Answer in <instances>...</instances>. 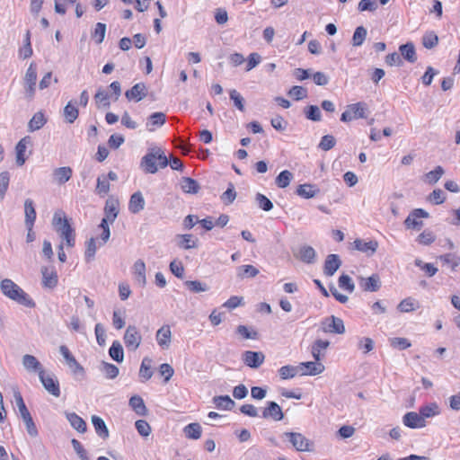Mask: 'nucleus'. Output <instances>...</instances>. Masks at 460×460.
<instances>
[{"instance_id":"nucleus-27","label":"nucleus","mask_w":460,"mask_h":460,"mask_svg":"<svg viewBox=\"0 0 460 460\" xmlns=\"http://www.w3.org/2000/svg\"><path fill=\"white\" fill-rule=\"evenodd\" d=\"M92 423L95 429L96 434L102 439H107L110 436L109 429L105 421L97 415H93L91 418Z\"/></svg>"},{"instance_id":"nucleus-39","label":"nucleus","mask_w":460,"mask_h":460,"mask_svg":"<svg viewBox=\"0 0 460 460\" xmlns=\"http://www.w3.org/2000/svg\"><path fill=\"white\" fill-rule=\"evenodd\" d=\"M213 402L217 409L220 410H232L235 402L228 395H218L213 398Z\"/></svg>"},{"instance_id":"nucleus-14","label":"nucleus","mask_w":460,"mask_h":460,"mask_svg":"<svg viewBox=\"0 0 460 460\" xmlns=\"http://www.w3.org/2000/svg\"><path fill=\"white\" fill-rule=\"evenodd\" d=\"M341 266V261L338 254H329L324 261L323 273L327 277H332Z\"/></svg>"},{"instance_id":"nucleus-53","label":"nucleus","mask_w":460,"mask_h":460,"mask_svg":"<svg viewBox=\"0 0 460 460\" xmlns=\"http://www.w3.org/2000/svg\"><path fill=\"white\" fill-rule=\"evenodd\" d=\"M305 115L307 119L312 121H320L322 119L321 111L316 105H308L305 109Z\"/></svg>"},{"instance_id":"nucleus-56","label":"nucleus","mask_w":460,"mask_h":460,"mask_svg":"<svg viewBox=\"0 0 460 460\" xmlns=\"http://www.w3.org/2000/svg\"><path fill=\"white\" fill-rule=\"evenodd\" d=\"M106 24L102 22H97L94 31L92 34L93 39L97 44H101L105 37Z\"/></svg>"},{"instance_id":"nucleus-26","label":"nucleus","mask_w":460,"mask_h":460,"mask_svg":"<svg viewBox=\"0 0 460 460\" xmlns=\"http://www.w3.org/2000/svg\"><path fill=\"white\" fill-rule=\"evenodd\" d=\"M31 143V139L29 137H25L22 138L15 146L16 152V164L19 166H22L25 164L26 157L25 152L27 149V146Z\"/></svg>"},{"instance_id":"nucleus-9","label":"nucleus","mask_w":460,"mask_h":460,"mask_svg":"<svg viewBox=\"0 0 460 460\" xmlns=\"http://www.w3.org/2000/svg\"><path fill=\"white\" fill-rule=\"evenodd\" d=\"M426 217H429V213L427 211H425L422 208H415L409 214V216L405 219V226L407 228L420 229L423 226V223L419 219Z\"/></svg>"},{"instance_id":"nucleus-54","label":"nucleus","mask_w":460,"mask_h":460,"mask_svg":"<svg viewBox=\"0 0 460 460\" xmlns=\"http://www.w3.org/2000/svg\"><path fill=\"white\" fill-rule=\"evenodd\" d=\"M299 371V367L291 365L283 366L279 369V376L282 379L293 378Z\"/></svg>"},{"instance_id":"nucleus-29","label":"nucleus","mask_w":460,"mask_h":460,"mask_svg":"<svg viewBox=\"0 0 460 460\" xmlns=\"http://www.w3.org/2000/svg\"><path fill=\"white\" fill-rule=\"evenodd\" d=\"M73 174V171L69 166L57 168L53 171L54 181L61 185L68 181Z\"/></svg>"},{"instance_id":"nucleus-3","label":"nucleus","mask_w":460,"mask_h":460,"mask_svg":"<svg viewBox=\"0 0 460 460\" xmlns=\"http://www.w3.org/2000/svg\"><path fill=\"white\" fill-rule=\"evenodd\" d=\"M13 397L15 400L16 406L21 414V417L25 423L26 430H27L28 434L32 438H36L39 434L37 427L32 420V417H31L29 410L27 409V407L25 405V402L23 401V398H22L21 393L18 391L14 392Z\"/></svg>"},{"instance_id":"nucleus-58","label":"nucleus","mask_w":460,"mask_h":460,"mask_svg":"<svg viewBox=\"0 0 460 460\" xmlns=\"http://www.w3.org/2000/svg\"><path fill=\"white\" fill-rule=\"evenodd\" d=\"M444 172V169L440 165H438L434 170L425 174L426 181L430 184H435L442 177Z\"/></svg>"},{"instance_id":"nucleus-19","label":"nucleus","mask_w":460,"mask_h":460,"mask_svg":"<svg viewBox=\"0 0 460 460\" xmlns=\"http://www.w3.org/2000/svg\"><path fill=\"white\" fill-rule=\"evenodd\" d=\"M156 341L162 349H168L171 344L172 332L169 325H163L155 334Z\"/></svg>"},{"instance_id":"nucleus-41","label":"nucleus","mask_w":460,"mask_h":460,"mask_svg":"<svg viewBox=\"0 0 460 460\" xmlns=\"http://www.w3.org/2000/svg\"><path fill=\"white\" fill-rule=\"evenodd\" d=\"M439 261H442L444 265L450 267V269L455 271L456 267L460 265V256L456 253H446L440 255L438 257Z\"/></svg>"},{"instance_id":"nucleus-8","label":"nucleus","mask_w":460,"mask_h":460,"mask_svg":"<svg viewBox=\"0 0 460 460\" xmlns=\"http://www.w3.org/2000/svg\"><path fill=\"white\" fill-rule=\"evenodd\" d=\"M37 81V68L34 63L29 66L24 76V88L27 95L32 97L35 93Z\"/></svg>"},{"instance_id":"nucleus-33","label":"nucleus","mask_w":460,"mask_h":460,"mask_svg":"<svg viewBox=\"0 0 460 460\" xmlns=\"http://www.w3.org/2000/svg\"><path fill=\"white\" fill-rule=\"evenodd\" d=\"M354 246L358 251L372 255L376 252L378 243L376 241L365 242L360 239L354 241Z\"/></svg>"},{"instance_id":"nucleus-52","label":"nucleus","mask_w":460,"mask_h":460,"mask_svg":"<svg viewBox=\"0 0 460 460\" xmlns=\"http://www.w3.org/2000/svg\"><path fill=\"white\" fill-rule=\"evenodd\" d=\"M438 43V37L434 31H427L422 36V45L424 48L430 49L436 47Z\"/></svg>"},{"instance_id":"nucleus-22","label":"nucleus","mask_w":460,"mask_h":460,"mask_svg":"<svg viewBox=\"0 0 460 460\" xmlns=\"http://www.w3.org/2000/svg\"><path fill=\"white\" fill-rule=\"evenodd\" d=\"M145 199L141 191L134 192L128 202V210L133 214H137L145 208Z\"/></svg>"},{"instance_id":"nucleus-44","label":"nucleus","mask_w":460,"mask_h":460,"mask_svg":"<svg viewBox=\"0 0 460 460\" xmlns=\"http://www.w3.org/2000/svg\"><path fill=\"white\" fill-rule=\"evenodd\" d=\"M112 95H110L109 93L102 88H99L94 95V99L96 101V103L98 107H103V108H109L111 105L110 98H111Z\"/></svg>"},{"instance_id":"nucleus-15","label":"nucleus","mask_w":460,"mask_h":460,"mask_svg":"<svg viewBox=\"0 0 460 460\" xmlns=\"http://www.w3.org/2000/svg\"><path fill=\"white\" fill-rule=\"evenodd\" d=\"M296 258L306 264H313L316 261V252L310 245H303L299 248L297 253L295 254Z\"/></svg>"},{"instance_id":"nucleus-10","label":"nucleus","mask_w":460,"mask_h":460,"mask_svg":"<svg viewBox=\"0 0 460 460\" xmlns=\"http://www.w3.org/2000/svg\"><path fill=\"white\" fill-rule=\"evenodd\" d=\"M39 378L44 388L53 396H60V388L58 380L53 375H46L45 371L39 376Z\"/></svg>"},{"instance_id":"nucleus-7","label":"nucleus","mask_w":460,"mask_h":460,"mask_svg":"<svg viewBox=\"0 0 460 460\" xmlns=\"http://www.w3.org/2000/svg\"><path fill=\"white\" fill-rule=\"evenodd\" d=\"M59 352L65 358L66 363L71 369L72 373L74 375H80L83 377L84 376V369L72 355L68 348L66 345H61L59 347Z\"/></svg>"},{"instance_id":"nucleus-11","label":"nucleus","mask_w":460,"mask_h":460,"mask_svg":"<svg viewBox=\"0 0 460 460\" xmlns=\"http://www.w3.org/2000/svg\"><path fill=\"white\" fill-rule=\"evenodd\" d=\"M42 274V286L46 288H54L57 287L58 282V277L57 271L53 267H42L41 268Z\"/></svg>"},{"instance_id":"nucleus-37","label":"nucleus","mask_w":460,"mask_h":460,"mask_svg":"<svg viewBox=\"0 0 460 460\" xmlns=\"http://www.w3.org/2000/svg\"><path fill=\"white\" fill-rule=\"evenodd\" d=\"M128 404L138 416H146L147 414L144 400L139 395H133L129 399Z\"/></svg>"},{"instance_id":"nucleus-1","label":"nucleus","mask_w":460,"mask_h":460,"mask_svg":"<svg viewBox=\"0 0 460 460\" xmlns=\"http://www.w3.org/2000/svg\"><path fill=\"white\" fill-rule=\"evenodd\" d=\"M0 289L6 297L22 305L30 308L35 306V303L29 295L10 279H4L1 281Z\"/></svg>"},{"instance_id":"nucleus-28","label":"nucleus","mask_w":460,"mask_h":460,"mask_svg":"<svg viewBox=\"0 0 460 460\" xmlns=\"http://www.w3.org/2000/svg\"><path fill=\"white\" fill-rule=\"evenodd\" d=\"M176 242L178 247L184 250H190L198 247V239L194 238L193 235L190 234H177Z\"/></svg>"},{"instance_id":"nucleus-34","label":"nucleus","mask_w":460,"mask_h":460,"mask_svg":"<svg viewBox=\"0 0 460 460\" xmlns=\"http://www.w3.org/2000/svg\"><path fill=\"white\" fill-rule=\"evenodd\" d=\"M66 419L70 425L80 433H84L87 430L86 422L76 413H66Z\"/></svg>"},{"instance_id":"nucleus-48","label":"nucleus","mask_w":460,"mask_h":460,"mask_svg":"<svg viewBox=\"0 0 460 460\" xmlns=\"http://www.w3.org/2000/svg\"><path fill=\"white\" fill-rule=\"evenodd\" d=\"M259 274V270L252 265H242L237 268L239 278H254Z\"/></svg>"},{"instance_id":"nucleus-12","label":"nucleus","mask_w":460,"mask_h":460,"mask_svg":"<svg viewBox=\"0 0 460 460\" xmlns=\"http://www.w3.org/2000/svg\"><path fill=\"white\" fill-rule=\"evenodd\" d=\"M264 355L261 351L247 350L243 354V363L252 367L258 368L264 361Z\"/></svg>"},{"instance_id":"nucleus-61","label":"nucleus","mask_w":460,"mask_h":460,"mask_svg":"<svg viewBox=\"0 0 460 460\" xmlns=\"http://www.w3.org/2000/svg\"><path fill=\"white\" fill-rule=\"evenodd\" d=\"M109 191H110V182L107 180V178L104 175L98 177L97 185H96V192L101 196H104Z\"/></svg>"},{"instance_id":"nucleus-18","label":"nucleus","mask_w":460,"mask_h":460,"mask_svg":"<svg viewBox=\"0 0 460 460\" xmlns=\"http://www.w3.org/2000/svg\"><path fill=\"white\" fill-rule=\"evenodd\" d=\"M298 367L302 371V375L316 376L324 371V366L315 361L302 362Z\"/></svg>"},{"instance_id":"nucleus-20","label":"nucleus","mask_w":460,"mask_h":460,"mask_svg":"<svg viewBox=\"0 0 460 460\" xmlns=\"http://www.w3.org/2000/svg\"><path fill=\"white\" fill-rule=\"evenodd\" d=\"M146 87L143 83H137L125 93V96L128 100H135L140 102L146 96Z\"/></svg>"},{"instance_id":"nucleus-21","label":"nucleus","mask_w":460,"mask_h":460,"mask_svg":"<svg viewBox=\"0 0 460 460\" xmlns=\"http://www.w3.org/2000/svg\"><path fill=\"white\" fill-rule=\"evenodd\" d=\"M104 215L110 219L112 224L119 215V200L113 197L107 199L104 207Z\"/></svg>"},{"instance_id":"nucleus-49","label":"nucleus","mask_w":460,"mask_h":460,"mask_svg":"<svg viewBox=\"0 0 460 460\" xmlns=\"http://www.w3.org/2000/svg\"><path fill=\"white\" fill-rule=\"evenodd\" d=\"M420 413L425 420L426 418H431L439 414L438 405L435 402L424 405L420 408Z\"/></svg>"},{"instance_id":"nucleus-35","label":"nucleus","mask_w":460,"mask_h":460,"mask_svg":"<svg viewBox=\"0 0 460 460\" xmlns=\"http://www.w3.org/2000/svg\"><path fill=\"white\" fill-rule=\"evenodd\" d=\"M329 320H331V323H329L327 327L323 328L325 332H332L337 334H343L345 332L344 323L341 318L332 315L329 318Z\"/></svg>"},{"instance_id":"nucleus-55","label":"nucleus","mask_w":460,"mask_h":460,"mask_svg":"<svg viewBox=\"0 0 460 460\" xmlns=\"http://www.w3.org/2000/svg\"><path fill=\"white\" fill-rule=\"evenodd\" d=\"M10 183V173L2 172L0 173V201L4 200Z\"/></svg>"},{"instance_id":"nucleus-31","label":"nucleus","mask_w":460,"mask_h":460,"mask_svg":"<svg viewBox=\"0 0 460 460\" xmlns=\"http://www.w3.org/2000/svg\"><path fill=\"white\" fill-rule=\"evenodd\" d=\"M166 120L165 114L163 112H154L152 113L146 122V128L148 131H155V128L162 127Z\"/></svg>"},{"instance_id":"nucleus-60","label":"nucleus","mask_w":460,"mask_h":460,"mask_svg":"<svg viewBox=\"0 0 460 460\" xmlns=\"http://www.w3.org/2000/svg\"><path fill=\"white\" fill-rule=\"evenodd\" d=\"M339 287L349 293H352L355 289V285L349 275L342 274L339 278Z\"/></svg>"},{"instance_id":"nucleus-57","label":"nucleus","mask_w":460,"mask_h":460,"mask_svg":"<svg viewBox=\"0 0 460 460\" xmlns=\"http://www.w3.org/2000/svg\"><path fill=\"white\" fill-rule=\"evenodd\" d=\"M236 198V191L234 185L232 182L228 183V187L225 192L221 195V200L226 205H229L234 202Z\"/></svg>"},{"instance_id":"nucleus-13","label":"nucleus","mask_w":460,"mask_h":460,"mask_svg":"<svg viewBox=\"0 0 460 460\" xmlns=\"http://www.w3.org/2000/svg\"><path fill=\"white\" fill-rule=\"evenodd\" d=\"M23 367L31 373H37L39 376L41 375L45 370L41 363L37 359L36 357L26 354L22 358Z\"/></svg>"},{"instance_id":"nucleus-50","label":"nucleus","mask_w":460,"mask_h":460,"mask_svg":"<svg viewBox=\"0 0 460 460\" xmlns=\"http://www.w3.org/2000/svg\"><path fill=\"white\" fill-rule=\"evenodd\" d=\"M292 179V172L288 170H284L277 176L275 182L279 188L284 189L289 185Z\"/></svg>"},{"instance_id":"nucleus-23","label":"nucleus","mask_w":460,"mask_h":460,"mask_svg":"<svg viewBox=\"0 0 460 460\" xmlns=\"http://www.w3.org/2000/svg\"><path fill=\"white\" fill-rule=\"evenodd\" d=\"M360 287L364 291L376 292L381 287L380 278L377 274H373L368 278L360 279Z\"/></svg>"},{"instance_id":"nucleus-45","label":"nucleus","mask_w":460,"mask_h":460,"mask_svg":"<svg viewBox=\"0 0 460 460\" xmlns=\"http://www.w3.org/2000/svg\"><path fill=\"white\" fill-rule=\"evenodd\" d=\"M64 118L67 123H73L79 115L78 109L72 102H69L64 108Z\"/></svg>"},{"instance_id":"nucleus-17","label":"nucleus","mask_w":460,"mask_h":460,"mask_svg":"<svg viewBox=\"0 0 460 460\" xmlns=\"http://www.w3.org/2000/svg\"><path fill=\"white\" fill-rule=\"evenodd\" d=\"M403 424L411 429L423 428L426 425L420 413L415 411L407 412L402 418Z\"/></svg>"},{"instance_id":"nucleus-4","label":"nucleus","mask_w":460,"mask_h":460,"mask_svg":"<svg viewBox=\"0 0 460 460\" xmlns=\"http://www.w3.org/2000/svg\"><path fill=\"white\" fill-rule=\"evenodd\" d=\"M287 439L294 449L298 452L313 451L314 443L299 432H284L281 436Z\"/></svg>"},{"instance_id":"nucleus-40","label":"nucleus","mask_w":460,"mask_h":460,"mask_svg":"<svg viewBox=\"0 0 460 460\" xmlns=\"http://www.w3.org/2000/svg\"><path fill=\"white\" fill-rule=\"evenodd\" d=\"M110 357L118 363L124 359L123 347L119 341H114L109 349Z\"/></svg>"},{"instance_id":"nucleus-38","label":"nucleus","mask_w":460,"mask_h":460,"mask_svg":"<svg viewBox=\"0 0 460 460\" xmlns=\"http://www.w3.org/2000/svg\"><path fill=\"white\" fill-rule=\"evenodd\" d=\"M181 188L186 193L196 194L199 192L200 187L196 180L190 177H182Z\"/></svg>"},{"instance_id":"nucleus-46","label":"nucleus","mask_w":460,"mask_h":460,"mask_svg":"<svg viewBox=\"0 0 460 460\" xmlns=\"http://www.w3.org/2000/svg\"><path fill=\"white\" fill-rule=\"evenodd\" d=\"M367 34V31L364 26L357 27L351 40L352 46L360 47L364 43Z\"/></svg>"},{"instance_id":"nucleus-64","label":"nucleus","mask_w":460,"mask_h":460,"mask_svg":"<svg viewBox=\"0 0 460 460\" xmlns=\"http://www.w3.org/2000/svg\"><path fill=\"white\" fill-rule=\"evenodd\" d=\"M336 144V139L332 135H325L322 137L320 143H319V148L323 151H329L332 147H334Z\"/></svg>"},{"instance_id":"nucleus-30","label":"nucleus","mask_w":460,"mask_h":460,"mask_svg":"<svg viewBox=\"0 0 460 460\" xmlns=\"http://www.w3.org/2000/svg\"><path fill=\"white\" fill-rule=\"evenodd\" d=\"M135 279L140 287H145L146 284V264L142 260H137L133 266Z\"/></svg>"},{"instance_id":"nucleus-24","label":"nucleus","mask_w":460,"mask_h":460,"mask_svg":"<svg viewBox=\"0 0 460 460\" xmlns=\"http://www.w3.org/2000/svg\"><path fill=\"white\" fill-rule=\"evenodd\" d=\"M52 224L60 236H63L67 232H74L68 220L66 217H62L58 213L54 214Z\"/></svg>"},{"instance_id":"nucleus-32","label":"nucleus","mask_w":460,"mask_h":460,"mask_svg":"<svg viewBox=\"0 0 460 460\" xmlns=\"http://www.w3.org/2000/svg\"><path fill=\"white\" fill-rule=\"evenodd\" d=\"M24 213H25V226H33L36 219V210L34 202L31 199H27L24 201Z\"/></svg>"},{"instance_id":"nucleus-51","label":"nucleus","mask_w":460,"mask_h":460,"mask_svg":"<svg viewBox=\"0 0 460 460\" xmlns=\"http://www.w3.org/2000/svg\"><path fill=\"white\" fill-rule=\"evenodd\" d=\"M184 433L189 438L199 439L201 436V427L199 423H190L184 428Z\"/></svg>"},{"instance_id":"nucleus-43","label":"nucleus","mask_w":460,"mask_h":460,"mask_svg":"<svg viewBox=\"0 0 460 460\" xmlns=\"http://www.w3.org/2000/svg\"><path fill=\"white\" fill-rule=\"evenodd\" d=\"M46 123V119L42 112L35 113L28 124L29 131L33 132L41 128Z\"/></svg>"},{"instance_id":"nucleus-42","label":"nucleus","mask_w":460,"mask_h":460,"mask_svg":"<svg viewBox=\"0 0 460 460\" xmlns=\"http://www.w3.org/2000/svg\"><path fill=\"white\" fill-rule=\"evenodd\" d=\"M33 50L31 43V31H27L23 40V46L19 50L20 58L26 59L32 56Z\"/></svg>"},{"instance_id":"nucleus-47","label":"nucleus","mask_w":460,"mask_h":460,"mask_svg":"<svg viewBox=\"0 0 460 460\" xmlns=\"http://www.w3.org/2000/svg\"><path fill=\"white\" fill-rule=\"evenodd\" d=\"M101 371L108 379H114L119 376V367L111 363L103 361L100 367Z\"/></svg>"},{"instance_id":"nucleus-5","label":"nucleus","mask_w":460,"mask_h":460,"mask_svg":"<svg viewBox=\"0 0 460 460\" xmlns=\"http://www.w3.org/2000/svg\"><path fill=\"white\" fill-rule=\"evenodd\" d=\"M123 341L129 351H136L139 348L142 342V335L135 325H128L127 327Z\"/></svg>"},{"instance_id":"nucleus-62","label":"nucleus","mask_w":460,"mask_h":460,"mask_svg":"<svg viewBox=\"0 0 460 460\" xmlns=\"http://www.w3.org/2000/svg\"><path fill=\"white\" fill-rule=\"evenodd\" d=\"M288 95L296 101L303 100L307 97V90L303 86L295 85L289 90Z\"/></svg>"},{"instance_id":"nucleus-25","label":"nucleus","mask_w":460,"mask_h":460,"mask_svg":"<svg viewBox=\"0 0 460 460\" xmlns=\"http://www.w3.org/2000/svg\"><path fill=\"white\" fill-rule=\"evenodd\" d=\"M296 193L304 199H312L320 193V189L314 184L304 183L297 187Z\"/></svg>"},{"instance_id":"nucleus-2","label":"nucleus","mask_w":460,"mask_h":460,"mask_svg":"<svg viewBox=\"0 0 460 460\" xmlns=\"http://www.w3.org/2000/svg\"><path fill=\"white\" fill-rule=\"evenodd\" d=\"M157 162L160 168H165L168 165V159L161 148H149L148 152L141 159L140 168L146 173L154 174L158 171Z\"/></svg>"},{"instance_id":"nucleus-36","label":"nucleus","mask_w":460,"mask_h":460,"mask_svg":"<svg viewBox=\"0 0 460 460\" xmlns=\"http://www.w3.org/2000/svg\"><path fill=\"white\" fill-rule=\"evenodd\" d=\"M399 51L402 58L410 63H414L417 60L415 47L412 42H407L399 47Z\"/></svg>"},{"instance_id":"nucleus-16","label":"nucleus","mask_w":460,"mask_h":460,"mask_svg":"<svg viewBox=\"0 0 460 460\" xmlns=\"http://www.w3.org/2000/svg\"><path fill=\"white\" fill-rule=\"evenodd\" d=\"M262 418H271L274 420H281L284 418V414L280 406L275 402H268L267 407L262 411Z\"/></svg>"},{"instance_id":"nucleus-59","label":"nucleus","mask_w":460,"mask_h":460,"mask_svg":"<svg viewBox=\"0 0 460 460\" xmlns=\"http://www.w3.org/2000/svg\"><path fill=\"white\" fill-rule=\"evenodd\" d=\"M255 200L259 208L264 211H270L273 208V203L271 200L261 193L256 194Z\"/></svg>"},{"instance_id":"nucleus-63","label":"nucleus","mask_w":460,"mask_h":460,"mask_svg":"<svg viewBox=\"0 0 460 460\" xmlns=\"http://www.w3.org/2000/svg\"><path fill=\"white\" fill-rule=\"evenodd\" d=\"M230 99L234 102V105L240 111H244V99L235 89L229 93Z\"/></svg>"},{"instance_id":"nucleus-6","label":"nucleus","mask_w":460,"mask_h":460,"mask_svg":"<svg viewBox=\"0 0 460 460\" xmlns=\"http://www.w3.org/2000/svg\"><path fill=\"white\" fill-rule=\"evenodd\" d=\"M366 103L357 102L348 106L347 110L342 112L341 120L343 122H349L353 119L366 118Z\"/></svg>"}]
</instances>
